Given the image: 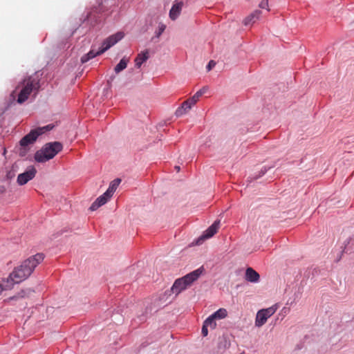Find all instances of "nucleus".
<instances>
[{"mask_svg": "<svg viewBox=\"0 0 354 354\" xmlns=\"http://www.w3.org/2000/svg\"><path fill=\"white\" fill-rule=\"evenodd\" d=\"M44 260L43 254L38 253L27 259L9 275L6 281H3L0 286L3 290L11 289L14 284L19 283L28 278L35 268Z\"/></svg>", "mask_w": 354, "mask_h": 354, "instance_id": "1", "label": "nucleus"}, {"mask_svg": "<svg viewBox=\"0 0 354 354\" xmlns=\"http://www.w3.org/2000/svg\"><path fill=\"white\" fill-rule=\"evenodd\" d=\"M44 260L43 254L38 253L27 259L9 275L6 281H3L0 286L3 290L11 289L14 284L19 283L28 278L35 268Z\"/></svg>", "mask_w": 354, "mask_h": 354, "instance_id": "2", "label": "nucleus"}, {"mask_svg": "<svg viewBox=\"0 0 354 354\" xmlns=\"http://www.w3.org/2000/svg\"><path fill=\"white\" fill-rule=\"evenodd\" d=\"M44 260L43 254L38 253L27 259L9 275L6 281H3L0 286L3 290L11 289L14 284L19 283L28 278L35 268Z\"/></svg>", "mask_w": 354, "mask_h": 354, "instance_id": "3", "label": "nucleus"}, {"mask_svg": "<svg viewBox=\"0 0 354 354\" xmlns=\"http://www.w3.org/2000/svg\"><path fill=\"white\" fill-rule=\"evenodd\" d=\"M39 88L40 78L37 73H36L24 77L22 81L19 82L13 94L19 91L17 102L19 104H22L28 99L32 93L34 95H37Z\"/></svg>", "mask_w": 354, "mask_h": 354, "instance_id": "4", "label": "nucleus"}, {"mask_svg": "<svg viewBox=\"0 0 354 354\" xmlns=\"http://www.w3.org/2000/svg\"><path fill=\"white\" fill-rule=\"evenodd\" d=\"M63 149V145L59 142L46 143L41 149L35 154V159L38 162H45L53 158Z\"/></svg>", "mask_w": 354, "mask_h": 354, "instance_id": "5", "label": "nucleus"}, {"mask_svg": "<svg viewBox=\"0 0 354 354\" xmlns=\"http://www.w3.org/2000/svg\"><path fill=\"white\" fill-rule=\"evenodd\" d=\"M53 127V126L49 124L43 127H39L35 129H32L30 131L29 133H28L24 138H22L19 142L20 146L21 147L19 151L20 156H25L27 152L26 147L29 145L33 144L36 141L39 136L42 135L46 131L51 130Z\"/></svg>", "mask_w": 354, "mask_h": 354, "instance_id": "6", "label": "nucleus"}, {"mask_svg": "<svg viewBox=\"0 0 354 354\" xmlns=\"http://www.w3.org/2000/svg\"><path fill=\"white\" fill-rule=\"evenodd\" d=\"M277 308L274 306L259 310L256 315L255 326L257 327H261L264 325L266 323L268 319L273 314H274Z\"/></svg>", "mask_w": 354, "mask_h": 354, "instance_id": "7", "label": "nucleus"}, {"mask_svg": "<svg viewBox=\"0 0 354 354\" xmlns=\"http://www.w3.org/2000/svg\"><path fill=\"white\" fill-rule=\"evenodd\" d=\"M124 35L122 32H118L107 37L102 44V46L100 48V53H104L120 41L124 37Z\"/></svg>", "mask_w": 354, "mask_h": 354, "instance_id": "8", "label": "nucleus"}, {"mask_svg": "<svg viewBox=\"0 0 354 354\" xmlns=\"http://www.w3.org/2000/svg\"><path fill=\"white\" fill-rule=\"evenodd\" d=\"M36 169L31 166L22 174H20L17 177V183L20 185L26 184L29 180H32L36 175Z\"/></svg>", "mask_w": 354, "mask_h": 354, "instance_id": "9", "label": "nucleus"}, {"mask_svg": "<svg viewBox=\"0 0 354 354\" xmlns=\"http://www.w3.org/2000/svg\"><path fill=\"white\" fill-rule=\"evenodd\" d=\"M204 272V268L203 266L200 267L199 268L194 270L193 272L186 274L185 276L182 277V279L183 281H185V283L188 287L192 284L195 281H196L200 276L203 274Z\"/></svg>", "mask_w": 354, "mask_h": 354, "instance_id": "10", "label": "nucleus"}, {"mask_svg": "<svg viewBox=\"0 0 354 354\" xmlns=\"http://www.w3.org/2000/svg\"><path fill=\"white\" fill-rule=\"evenodd\" d=\"M220 221H216L209 226L203 234V235L197 241V244H200L201 241L212 237L219 229Z\"/></svg>", "mask_w": 354, "mask_h": 354, "instance_id": "11", "label": "nucleus"}, {"mask_svg": "<svg viewBox=\"0 0 354 354\" xmlns=\"http://www.w3.org/2000/svg\"><path fill=\"white\" fill-rule=\"evenodd\" d=\"M112 196L110 194H106L105 192L102 195L99 196L91 205L90 209L95 211L102 205H104Z\"/></svg>", "mask_w": 354, "mask_h": 354, "instance_id": "12", "label": "nucleus"}, {"mask_svg": "<svg viewBox=\"0 0 354 354\" xmlns=\"http://www.w3.org/2000/svg\"><path fill=\"white\" fill-rule=\"evenodd\" d=\"M183 3L182 1H175L169 11V17L171 20H176L180 15Z\"/></svg>", "mask_w": 354, "mask_h": 354, "instance_id": "13", "label": "nucleus"}, {"mask_svg": "<svg viewBox=\"0 0 354 354\" xmlns=\"http://www.w3.org/2000/svg\"><path fill=\"white\" fill-rule=\"evenodd\" d=\"M187 288L186 284L185 283V281L182 279V278L178 279L175 281L174 283L171 290V292L178 295L179 293H180L183 290H185Z\"/></svg>", "mask_w": 354, "mask_h": 354, "instance_id": "14", "label": "nucleus"}, {"mask_svg": "<svg viewBox=\"0 0 354 354\" xmlns=\"http://www.w3.org/2000/svg\"><path fill=\"white\" fill-rule=\"evenodd\" d=\"M260 276L259 274L252 268H248L245 272V279L247 281L256 283L259 280Z\"/></svg>", "mask_w": 354, "mask_h": 354, "instance_id": "15", "label": "nucleus"}, {"mask_svg": "<svg viewBox=\"0 0 354 354\" xmlns=\"http://www.w3.org/2000/svg\"><path fill=\"white\" fill-rule=\"evenodd\" d=\"M192 105H191L189 101L187 100L183 102L181 106L178 107L176 111L175 115L177 117H180L183 115L187 113L192 108Z\"/></svg>", "mask_w": 354, "mask_h": 354, "instance_id": "16", "label": "nucleus"}, {"mask_svg": "<svg viewBox=\"0 0 354 354\" xmlns=\"http://www.w3.org/2000/svg\"><path fill=\"white\" fill-rule=\"evenodd\" d=\"M261 14V12L260 10H255L252 13H251L249 16L245 18L243 20V24L245 26H248L252 23H254L256 20H257L260 15Z\"/></svg>", "mask_w": 354, "mask_h": 354, "instance_id": "17", "label": "nucleus"}, {"mask_svg": "<svg viewBox=\"0 0 354 354\" xmlns=\"http://www.w3.org/2000/svg\"><path fill=\"white\" fill-rule=\"evenodd\" d=\"M149 58V52L145 50L139 53L135 59V64L137 68H140L142 63L146 62Z\"/></svg>", "mask_w": 354, "mask_h": 354, "instance_id": "18", "label": "nucleus"}, {"mask_svg": "<svg viewBox=\"0 0 354 354\" xmlns=\"http://www.w3.org/2000/svg\"><path fill=\"white\" fill-rule=\"evenodd\" d=\"M207 88L203 87L201 89L198 91L192 97L188 99L187 100L189 101L191 105H194L199 100V98L207 92Z\"/></svg>", "mask_w": 354, "mask_h": 354, "instance_id": "19", "label": "nucleus"}, {"mask_svg": "<svg viewBox=\"0 0 354 354\" xmlns=\"http://www.w3.org/2000/svg\"><path fill=\"white\" fill-rule=\"evenodd\" d=\"M121 182V180L120 178H116L111 182L109 188L107 189L106 194H110L111 196H113V193L117 189L118 187L119 186L120 183Z\"/></svg>", "mask_w": 354, "mask_h": 354, "instance_id": "20", "label": "nucleus"}, {"mask_svg": "<svg viewBox=\"0 0 354 354\" xmlns=\"http://www.w3.org/2000/svg\"><path fill=\"white\" fill-rule=\"evenodd\" d=\"M102 53H100V49L97 52H95L93 50H91L87 54H86L82 57L81 62L82 63H85V62H88L89 59L95 57L97 55H100Z\"/></svg>", "mask_w": 354, "mask_h": 354, "instance_id": "21", "label": "nucleus"}, {"mask_svg": "<svg viewBox=\"0 0 354 354\" xmlns=\"http://www.w3.org/2000/svg\"><path fill=\"white\" fill-rule=\"evenodd\" d=\"M128 62H129V59L123 57L114 68V71L116 73H119L120 72H121L122 71H123L124 69H125L127 68Z\"/></svg>", "mask_w": 354, "mask_h": 354, "instance_id": "22", "label": "nucleus"}, {"mask_svg": "<svg viewBox=\"0 0 354 354\" xmlns=\"http://www.w3.org/2000/svg\"><path fill=\"white\" fill-rule=\"evenodd\" d=\"M214 319H222L227 316V311L225 308H219L212 315Z\"/></svg>", "mask_w": 354, "mask_h": 354, "instance_id": "23", "label": "nucleus"}, {"mask_svg": "<svg viewBox=\"0 0 354 354\" xmlns=\"http://www.w3.org/2000/svg\"><path fill=\"white\" fill-rule=\"evenodd\" d=\"M203 324L209 327L211 329H214L216 327V319L212 317V315L204 321Z\"/></svg>", "mask_w": 354, "mask_h": 354, "instance_id": "24", "label": "nucleus"}, {"mask_svg": "<svg viewBox=\"0 0 354 354\" xmlns=\"http://www.w3.org/2000/svg\"><path fill=\"white\" fill-rule=\"evenodd\" d=\"M259 6L262 9H266L267 10H269L268 0H261V1L259 4Z\"/></svg>", "mask_w": 354, "mask_h": 354, "instance_id": "25", "label": "nucleus"}, {"mask_svg": "<svg viewBox=\"0 0 354 354\" xmlns=\"http://www.w3.org/2000/svg\"><path fill=\"white\" fill-rule=\"evenodd\" d=\"M165 28H166V26L164 24H160L159 26L158 30L156 32V35L157 37H159L162 35V33L165 30Z\"/></svg>", "mask_w": 354, "mask_h": 354, "instance_id": "26", "label": "nucleus"}, {"mask_svg": "<svg viewBox=\"0 0 354 354\" xmlns=\"http://www.w3.org/2000/svg\"><path fill=\"white\" fill-rule=\"evenodd\" d=\"M229 346H230V343L227 342L225 339H224L223 341H221L219 344H218V347L221 348V346H223V350H225V348L229 347Z\"/></svg>", "mask_w": 354, "mask_h": 354, "instance_id": "27", "label": "nucleus"}, {"mask_svg": "<svg viewBox=\"0 0 354 354\" xmlns=\"http://www.w3.org/2000/svg\"><path fill=\"white\" fill-rule=\"evenodd\" d=\"M216 65V62L213 60H211L208 64L207 65V70L208 71H209L210 70H212V68H213Z\"/></svg>", "mask_w": 354, "mask_h": 354, "instance_id": "28", "label": "nucleus"}, {"mask_svg": "<svg viewBox=\"0 0 354 354\" xmlns=\"http://www.w3.org/2000/svg\"><path fill=\"white\" fill-rule=\"evenodd\" d=\"M207 328H208V327L206 326L205 324L203 325L201 333L204 337H206L208 335V329Z\"/></svg>", "mask_w": 354, "mask_h": 354, "instance_id": "29", "label": "nucleus"}, {"mask_svg": "<svg viewBox=\"0 0 354 354\" xmlns=\"http://www.w3.org/2000/svg\"><path fill=\"white\" fill-rule=\"evenodd\" d=\"M266 169H264L263 170L262 169L259 174V175L258 176H256L255 178H258L259 177H261V176L264 175L265 173L266 172Z\"/></svg>", "mask_w": 354, "mask_h": 354, "instance_id": "30", "label": "nucleus"}, {"mask_svg": "<svg viewBox=\"0 0 354 354\" xmlns=\"http://www.w3.org/2000/svg\"><path fill=\"white\" fill-rule=\"evenodd\" d=\"M175 169L177 170V171H180V167L179 166H176Z\"/></svg>", "mask_w": 354, "mask_h": 354, "instance_id": "31", "label": "nucleus"}, {"mask_svg": "<svg viewBox=\"0 0 354 354\" xmlns=\"http://www.w3.org/2000/svg\"><path fill=\"white\" fill-rule=\"evenodd\" d=\"M24 292H25L24 290H22V291H21V294H22V295H21V297H22L25 296V295L24 294Z\"/></svg>", "mask_w": 354, "mask_h": 354, "instance_id": "32", "label": "nucleus"}, {"mask_svg": "<svg viewBox=\"0 0 354 354\" xmlns=\"http://www.w3.org/2000/svg\"><path fill=\"white\" fill-rule=\"evenodd\" d=\"M28 293H30V292H33V291H32V290H31L30 289H28Z\"/></svg>", "mask_w": 354, "mask_h": 354, "instance_id": "33", "label": "nucleus"}]
</instances>
